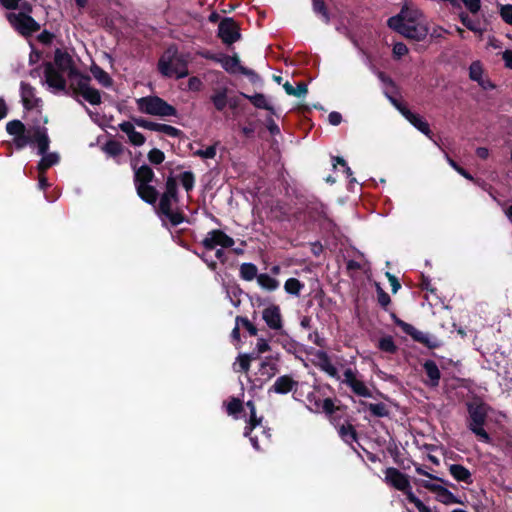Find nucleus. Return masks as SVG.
Here are the masks:
<instances>
[{
  "label": "nucleus",
  "mask_w": 512,
  "mask_h": 512,
  "mask_svg": "<svg viewBox=\"0 0 512 512\" xmlns=\"http://www.w3.org/2000/svg\"><path fill=\"white\" fill-rule=\"evenodd\" d=\"M158 70L164 77H173L177 79L188 76L189 71L187 62L175 46L167 48L158 60Z\"/></svg>",
  "instance_id": "1"
},
{
  "label": "nucleus",
  "mask_w": 512,
  "mask_h": 512,
  "mask_svg": "<svg viewBox=\"0 0 512 512\" xmlns=\"http://www.w3.org/2000/svg\"><path fill=\"white\" fill-rule=\"evenodd\" d=\"M468 419L467 427L475 434V436L486 444H491L492 438L489 433L484 429L486 423L488 406L481 403H468L467 404Z\"/></svg>",
  "instance_id": "2"
},
{
  "label": "nucleus",
  "mask_w": 512,
  "mask_h": 512,
  "mask_svg": "<svg viewBox=\"0 0 512 512\" xmlns=\"http://www.w3.org/2000/svg\"><path fill=\"white\" fill-rule=\"evenodd\" d=\"M387 24L389 28L415 41H422L428 35L426 26L415 24L411 20H405L401 14L390 17Z\"/></svg>",
  "instance_id": "3"
},
{
  "label": "nucleus",
  "mask_w": 512,
  "mask_h": 512,
  "mask_svg": "<svg viewBox=\"0 0 512 512\" xmlns=\"http://www.w3.org/2000/svg\"><path fill=\"white\" fill-rule=\"evenodd\" d=\"M139 111L142 113L159 116L170 117L177 116V109L159 96H146L136 101Z\"/></svg>",
  "instance_id": "4"
},
{
  "label": "nucleus",
  "mask_w": 512,
  "mask_h": 512,
  "mask_svg": "<svg viewBox=\"0 0 512 512\" xmlns=\"http://www.w3.org/2000/svg\"><path fill=\"white\" fill-rule=\"evenodd\" d=\"M206 58L214 62L220 63L222 68L230 74L240 73L242 75L249 77L250 82L253 84L256 83V81L259 79L258 74L254 70L249 69L240 64V59L237 54H234L232 56L211 54L207 55Z\"/></svg>",
  "instance_id": "5"
},
{
  "label": "nucleus",
  "mask_w": 512,
  "mask_h": 512,
  "mask_svg": "<svg viewBox=\"0 0 512 512\" xmlns=\"http://www.w3.org/2000/svg\"><path fill=\"white\" fill-rule=\"evenodd\" d=\"M391 318L393 319L394 324L401 328V330L405 334L409 335L415 342H418L429 349H436L442 345L441 341L436 337L429 336L427 333L416 329L412 324L398 318L395 313L391 314Z\"/></svg>",
  "instance_id": "6"
},
{
  "label": "nucleus",
  "mask_w": 512,
  "mask_h": 512,
  "mask_svg": "<svg viewBox=\"0 0 512 512\" xmlns=\"http://www.w3.org/2000/svg\"><path fill=\"white\" fill-rule=\"evenodd\" d=\"M158 199L159 204L156 209L157 214L167 218L172 226H178L186 220V216L181 210L172 209V205L177 204L179 199L171 198L169 195L164 193H162Z\"/></svg>",
  "instance_id": "7"
},
{
  "label": "nucleus",
  "mask_w": 512,
  "mask_h": 512,
  "mask_svg": "<svg viewBox=\"0 0 512 512\" xmlns=\"http://www.w3.org/2000/svg\"><path fill=\"white\" fill-rule=\"evenodd\" d=\"M7 20L22 36H31L40 30V24L26 13H8Z\"/></svg>",
  "instance_id": "8"
},
{
  "label": "nucleus",
  "mask_w": 512,
  "mask_h": 512,
  "mask_svg": "<svg viewBox=\"0 0 512 512\" xmlns=\"http://www.w3.org/2000/svg\"><path fill=\"white\" fill-rule=\"evenodd\" d=\"M414 484L420 487H423L430 492L434 493L436 501L445 504H462L460 501L450 490H448L445 486L432 483L428 480L424 479H414Z\"/></svg>",
  "instance_id": "9"
},
{
  "label": "nucleus",
  "mask_w": 512,
  "mask_h": 512,
  "mask_svg": "<svg viewBox=\"0 0 512 512\" xmlns=\"http://www.w3.org/2000/svg\"><path fill=\"white\" fill-rule=\"evenodd\" d=\"M6 131L9 135L14 136L13 144L17 150H22L30 144L31 132L26 129L22 121L18 119L9 121L6 124Z\"/></svg>",
  "instance_id": "10"
},
{
  "label": "nucleus",
  "mask_w": 512,
  "mask_h": 512,
  "mask_svg": "<svg viewBox=\"0 0 512 512\" xmlns=\"http://www.w3.org/2000/svg\"><path fill=\"white\" fill-rule=\"evenodd\" d=\"M385 482L391 487L403 492L406 496L407 493L412 492L409 481V476L402 473L394 467H388L385 471Z\"/></svg>",
  "instance_id": "11"
},
{
  "label": "nucleus",
  "mask_w": 512,
  "mask_h": 512,
  "mask_svg": "<svg viewBox=\"0 0 512 512\" xmlns=\"http://www.w3.org/2000/svg\"><path fill=\"white\" fill-rule=\"evenodd\" d=\"M218 36L226 45H231L241 38L240 28L233 18H223L218 26Z\"/></svg>",
  "instance_id": "12"
},
{
  "label": "nucleus",
  "mask_w": 512,
  "mask_h": 512,
  "mask_svg": "<svg viewBox=\"0 0 512 512\" xmlns=\"http://www.w3.org/2000/svg\"><path fill=\"white\" fill-rule=\"evenodd\" d=\"M44 77L49 87L54 88L58 91H63L66 95H69L67 89V82L63 76V72L56 69L51 62L44 63Z\"/></svg>",
  "instance_id": "13"
},
{
  "label": "nucleus",
  "mask_w": 512,
  "mask_h": 512,
  "mask_svg": "<svg viewBox=\"0 0 512 512\" xmlns=\"http://www.w3.org/2000/svg\"><path fill=\"white\" fill-rule=\"evenodd\" d=\"M57 70L67 73L69 79H75L79 75L71 55L67 51L57 48L54 52V64Z\"/></svg>",
  "instance_id": "14"
},
{
  "label": "nucleus",
  "mask_w": 512,
  "mask_h": 512,
  "mask_svg": "<svg viewBox=\"0 0 512 512\" xmlns=\"http://www.w3.org/2000/svg\"><path fill=\"white\" fill-rule=\"evenodd\" d=\"M306 400L307 409L313 413L330 414L332 412L333 400L331 398L322 399L318 388H314L312 392H309Z\"/></svg>",
  "instance_id": "15"
},
{
  "label": "nucleus",
  "mask_w": 512,
  "mask_h": 512,
  "mask_svg": "<svg viewBox=\"0 0 512 512\" xmlns=\"http://www.w3.org/2000/svg\"><path fill=\"white\" fill-rule=\"evenodd\" d=\"M344 379L342 382L351 388L353 393L361 397H372L370 389L366 384L356 378L355 372L351 368H347L344 373Z\"/></svg>",
  "instance_id": "16"
},
{
  "label": "nucleus",
  "mask_w": 512,
  "mask_h": 512,
  "mask_svg": "<svg viewBox=\"0 0 512 512\" xmlns=\"http://www.w3.org/2000/svg\"><path fill=\"white\" fill-rule=\"evenodd\" d=\"M30 144L36 143L38 148V154H45L49 150L50 138L48 136L47 129L43 126L36 125L29 129Z\"/></svg>",
  "instance_id": "17"
},
{
  "label": "nucleus",
  "mask_w": 512,
  "mask_h": 512,
  "mask_svg": "<svg viewBox=\"0 0 512 512\" xmlns=\"http://www.w3.org/2000/svg\"><path fill=\"white\" fill-rule=\"evenodd\" d=\"M262 319L271 330L278 331L283 328L281 309L276 304H270L262 311Z\"/></svg>",
  "instance_id": "18"
},
{
  "label": "nucleus",
  "mask_w": 512,
  "mask_h": 512,
  "mask_svg": "<svg viewBox=\"0 0 512 512\" xmlns=\"http://www.w3.org/2000/svg\"><path fill=\"white\" fill-rule=\"evenodd\" d=\"M313 355L317 359V361L314 362L315 366H317L320 370L327 373L330 377L336 378L337 380L340 379L338 371L336 367L332 364L327 352H325L324 350H316L315 352H313Z\"/></svg>",
  "instance_id": "19"
},
{
  "label": "nucleus",
  "mask_w": 512,
  "mask_h": 512,
  "mask_svg": "<svg viewBox=\"0 0 512 512\" xmlns=\"http://www.w3.org/2000/svg\"><path fill=\"white\" fill-rule=\"evenodd\" d=\"M298 382L290 375H282L276 379L274 384L268 389V393L287 394L297 388Z\"/></svg>",
  "instance_id": "20"
},
{
  "label": "nucleus",
  "mask_w": 512,
  "mask_h": 512,
  "mask_svg": "<svg viewBox=\"0 0 512 512\" xmlns=\"http://www.w3.org/2000/svg\"><path fill=\"white\" fill-rule=\"evenodd\" d=\"M137 195L140 197L142 201L147 204L155 205L158 198L159 192L155 186L150 184L140 185L135 187Z\"/></svg>",
  "instance_id": "21"
},
{
  "label": "nucleus",
  "mask_w": 512,
  "mask_h": 512,
  "mask_svg": "<svg viewBox=\"0 0 512 512\" xmlns=\"http://www.w3.org/2000/svg\"><path fill=\"white\" fill-rule=\"evenodd\" d=\"M91 77L87 74H83L79 71V75L75 79H70V85L67 87L69 91H72L73 95H81V93L90 86ZM71 95V92H69Z\"/></svg>",
  "instance_id": "22"
},
{
  "label": "nucleus",
  "mask_w": 512,
  "mask_h": 512,
  "mask_svg": "<svg viewBox=\"0 0 512 512\" xmlns=\"http://www.w3.org/2000/svg\"><path fill=\"white\" fill-rule=\"evenodd\" d=\"M155 178V173L152 168L146 164H143L139 168L135 169L134 172V184L135 187L145 184H150Z\"/></svg>",
  "instance_id": "23"
},
{
  "label": "nucleus",
  "mask_w": 512,
  "mask_h": 512,
  "mask_svg": "<svg viewBox=\"0 0 512 512\" xmlns=\"http://www.w3.org/2000/svg\"><path fill=\"white\" fill-rule=\"evenodd\" d=\"M262 420H263V417H257L256 415V410L254 411H251L250 412V415H249V419L247 421V425L244 429V436L246 437H250V441H251V444L252 446L257 449V450H260V446H259V442H258V438L257 436L255 437H251L250 434L251 432L257 427V426H260L261 423H262Z\"/></svg>",
  "instance_id": "24"
},
{
  "label": "nucleus",
  "mask_w": 512,
  "mask_h": 512,
  "mask_svg": "<svg viewBox=\"0 0 512 512\" xmlns=\"http://www.w3.org/2000/svg\"><path fill=\"white\" fill-rule=\"evenodd\" d=\"M449 473L458 482H463L467 485L473 483L471 472L461 464H451L449 466Z\"/></svg>",
  "instance_id": "25"
},
{
  "label": "nucleus",
  "mask_w": 512,
  "mask_h": 512,
  "mask_svg": "<svg viewBox=\"0 0 512 512\" xmlns=\"http://www.w3.org/2000/svg\"><path fill=\"white\" fill-rule=\"evenodd\" d=\"M339 437L348 445L352 446L353 442L358 441V433L355 427L346 421L337 429Z\"/></svg>",
  "instance_id": "26"
},
{
  "label": "nucleus",
  "mask_w": 512,
  "mask_h": 512,
  "mask_svg": "<svg viewBox=\"0 0 512 512\" xmlns=\"http://www.w3.org/2000/svg\"><path fill=\"white\" fill-rule=\"evenodd\" d=\"M423 369L429 378V385L437 387L441 378V372L437 364L433 360H426L423 364Z\"/></svg>",
  "instance_id": "27"
},
{
  "label": "nucleus",
  "mask_w": 512,
  "mask_h": 512,
  "mask_svg": "<svg viewBox=\"0 0 512 512\" xmlns=\"http://www.w3.org/2000/svg\"><path fill=\"white\" fill-rule=\"evenodd\" d=\"M42 158L40 159V161L38 162L37 164V170L38 172H41V173H46V171L59 163L60 161V156L58 153L56 152H47L45 154H41Z\"/></svg>",
  "instance_id": "28"
},
{
  "label": "nucleus",
  "mask_w": 512,
  "mask_h": 512,
  "mask_svg": "<svg viewBox=\"0 0 512 512\" xmlns=\"http://www.w3.org/2000/svg\"><path fill=\"white\" fill-rule=\"evenodd\" d=\"M257 283L263 290L268 292L276 291L280 286V282L267 273H260Z\"/></svg>",
  "instance_id": "29"
},
{
  "label": "nucleus",
  "mask_w": 512,
  "mask_h": 512,
  "mask_svg": "<svg viewBox=\"0 0 512 512\" xmlns=\"http://www.w3.org/2000/svg\"><path fill=\"white\" fill-rule=\"evenodd\" d=\"M227 92L228 88L223 87L216 90V92L211 95L210 100L217 111H223L228 105Z\"/></svg>",
  "instance_id": "30"
},
{
  "label": "nucleus",
  "mask_w": 512,
  "mask_h": 512,
  "mask_svg": "<svg viewBox=\"0 0 512 512\" xmlns=\"http://www.w3.org/2000/svg\"><path fill=\"white\" fill-rule=\"evenodd\" d=\"M90 71L93 77L104 87H110L113 84V80L110 75L104 71L100 66L93 63L90 67Z\"/></svg>",
  "instance_id": "31"
},
{
  "label": "nucleus",
  "mask_w": 512,
  "mask_h": 512,
  "mask_svg": "<svg viewBox=\"0 0 512 512\" xmlns=\"http://www.w3.org/2000/svg\"><path fill=\"white\" fill-rule=\"evenodd\" d=\"M240 95L248 99L256 108L273 111V107L267 102V99L262 93H255L254 95H247L243 92Z\"/></svg>",
  "instance_id": "32"
},
{
  "label": "nucleus",
  "mask_w": 512,
  "mask_h": 512,
  "mask_svg": "<svg viewBox=\"0 0 512 512\" xmlns=\"http://www.w3.org/2000/svg\"><path fill=\"white\" fill-rule=\"evenodd\" d=\"M239 274L241 279L245 281H252L258 279V268L254 263L245 262L240 265Z\"/></svg>",
  "instance_id": "33"
},
{
  "label": "nucleus",
  "mask_w": 512,
  "mask_h": 512,
  "mask_svg": "<svg viewBox=\"0 0 512 512\" xmlns=\"http://www.w3.org/2000/svg\"><path fill=\"white\" fill-rule=\"evenodd\" d=\"M221 231L222 230L220 229H213L206 234V236L201 241V245L205 250L211 251L218 246Z\"/></svg>",
  "instance_id": "34"
},
{
  "label": "nucleus",
  "mask_w": 512,
  "mask_h": 512,
  "mask_svg": "<svg viewBox=\"0 0 512 512\" xmlns=\"http://www.w3.org/2000/svg\"><path fill=\"white\" fill-rule=\"evenodd\" d=\"M312 9L316 15H319L325 24L331 21L330 12L324 0H312Z\"/></svg>",
  "instance_id": "35"
},
{
  "label": "nucleus",
  "mask_w": 512,
  "mask_h": 512,
  "mask_svg": "<svg viewBox=\"0 0 512 512\" xmlns=\"http://www.w3.org/2000/svg\"><path fill=\"white\" fill-rule=\"evenodd\" d=\"M361 404L366 405L371 414L375 417L383 418L388 417L390 412L386 404L380 403H366L361 402Z\"/></svg>",
  "instance_id": "36"
},
{
  "label": "nucleus",
  "mask_w": 512,
  "mask_h": 512,
  "mask_svg": "<svg viewBox=\"0 0 512 512\" xmlns=\"http://www.w3.org/2000/svg\"><path fill=\"white\" fill-rule=\"evenodd\" d=\"M304 286V283H302L299 279L289 278L284 284V290L288 294L299 296Z\"/></svg>",
  "instance_id": "37"
},
{
  "label": "nucleus",
  "mask_w": 512,
  "mask_h": 512,
  "mask_svg": "<svg viewBox=\"0 0 512 512\" xmlns=\"http://www.w3.org/2000/svg\"><path fill=\"white\" fill-rule=\"evenodd\" d=\"M21 97L23 101V105L26 108L31 107L30 99L35 96V89L29 83L21 82L20 84Z\"/></svg>",
  "instance_id": "38"
},
{
  "label": "nucleus",
  "mask_w": 512,
  "mask_h": 512,
  "mask_svg": "<svg viewBox=\"0 0 512 512\" xmlns=\"http://www.w3.org/2000/svg\"><path fill=\"white\" fill-rule=\"evenodd\" d=\"M243 410H244L243 402L239 398H236V397H232L226 406V411H227L228 415H231L236 419L239 418V414L241 412H243Z\"/></svg>",
  "instance_id": "39"
},
{
  "label": "nucleus",
  "mask_w": 512,
  "mask_h": 512,
  "mask_svg": "<svg viewBox=\"0 0 512 512\" xmlns=\"http://www.w3.org/2000/svg\"><path fill=\"white\" fill-rule=\"evenodd\" d=\"M123 144L117 140H109L107 141L104 146L103 150L112 157H117L123 152Z\"/></svg>",
  "instance_id": "40"
},
{
  "label": "nucleus",
  "mask_w": 512,
  "mask_h": 512,
  "mask_svg": "<svg viewBox=\"0 0 512 512\" xmlns=\"http://www.w3.org/2000/svg\"><path fill=\"white\" fill-rule=\"evenodd\" d=\"M91 105H99L101 103V94L99 90L89 86L86 88L81 95Z\"/></svg>",
  "instance_id": "41"
},
{
  "label": "nucleus",
  "mask_w": 512,
  "mask_h": 512,
  "mask_svg": "<svg viewBox=\"0 0 512 512\" xmlns=\"http://www.w3.org/2000/svg\"><path fill=\"white\" fill-rule=\"evenodd\" d=\"M179 180L187 193H190L195 186V175L192 171H185L179 175Z\"/></svg>",
  "instance_id": "42"
},
{
  "label": "nucleus",
  "mask_w": 512,
  "mask_h": 512,
  "mask_svg": "<svg viewBox=\"0 0 512 512\" xmlns=\"http://www.w3.org/2000/svg\"><path fill=\"white\" fill-rule=\"evenodd\" d=\"M409 122L426 136L430 137V135L432 134L428 122L425 121L420 115L415 114L414 117H412L411 121Z\"/></svg>",
  "instance_id": "43"
},
{
  "label": "nucleus",
  "mask_w": 512,
  "mask_h": 512,
  "mask_svg": "<svg viewBox=\"0 0 512 512\" xmlns=\"http://www.w3.org/2000/svg\"><path fill=\"white\" fill-rule=\"evenodd\" d=\"M171 198L179 199L177 180L174 176L169 175L165 182V191L163 192Z\"/></svg>",
  "instance_id": "44"
},
{
  "label": "nucleus",
  "mask_w": 512,
  "mask_h": 512,
  "mask_svg": "<svg viewBox=\"0 0 512 512\" xmlns=\"http://www.w3.org/2000/svg\"><path fill=\"white\" fill-rule=\"evenodd\" d=\"M378 347L380 350L390 354H395L398 350V347L391 336L380 338Z\"/></svg>",
  "instance_id": "45"
},
{
  "label": "nucleus",
  "mask_w": 512,
  "mask_h": 512,
  "mask_svg": "<svg viewBox=\"0 0 512 512\" xmlns=\"http://www.w3.org/2000/svg\"><path fill=\"white\" fill-rule=\"evenodd\" d=\"M235 323L246 329L251 336H256L258 333L257 327L247 317L236 316Z\"/></svg>",
  "instance_id": "46"
},
{
  "label": "nucleus",
  "mask_w": 512,
  "mask_h": 512,
  "mask_svg": "<svg viewBox=\"0 0 512 512\" xmlns=\"http://www.w3.org/2000/svg\"><path fill=\"white\" fill-rule=\"evenodd\" d=\"M482 74H483V69H482L481 63L479 61L472 62V64L469 67L470 79L481 84Z\"/></svg>",
  "instance_id": "47"
},
{
  "label": "nucleus",
  "mask_w": 512,
  "mask_h": 512,
  "mask_svg": "<svg viewBox=\"0 0 512 512\" xmlns=\"http://www.w3.org/2000/svg\"><path fill=\"white\" fill-rule=\"evenodd\" d=\"M332 162H333V168L335 169L337 165H341L344 168V173L346 174L347 178L350 179V183L356 182V179L352 177V170L348 166L346 160L340 156H332Z\"/></svg>",
  "instance_id": "48"
},
{
  "label": "nucleus",
  "mask_w": 512,
  "mask_h": 512,
  "mask_svg": "<svg viewBox=\"0 0 512 512\" xmlns=\"http://www.w3.org/2000/svg\"><path fill=\"white\" fill-rule=\"evenodd\" d=\"M156 132H162L170 137H179L182 135V131L168 124L157 123Z\"/></svg>",
  "instance_id": "49"
},
{
  "label": "nucleus",
  "mask_w": 512,
  "mask_h": 512,
  "mask_svg": "<svg viewBox=\"0 0 512 512\" xmlns=\"http://www.w3.org/2000/svg\"><path fill=\"white\" fill-rule=\"evenodd\" d=\"M261 375H266L268 379L275 376L278 371L277 365L270 361H263L259 369Z\"/></svg>",
  "instance_id": "50"
},
{
  "label": "nucleus",
  "mask_w": 512,
  "mask_h": 512,
  "mask_svg": "<svg viewBox=\"0 0 512 512\" xmlns=\"http://www.w3.org/2000/svg\"><path fill=\"white\" fill-rule=\"evenodd\" d=\"M461 23L472 32L481 33V29L478 27V23L472 20L469 15L465 12H461L459 15Z\"/></svg>",
  "instance_id": "51"
},
{
  "label": "nucleus",
  "mask_w": 512,
  "mask_h": 512,
  "mask_svg": "<svg viewBox=\"0 0 512 512\" xmlns=\"http://www.w3.org/2000/svg\"><path fill=\"white\" fill-rule=\"evenodd\" d=\"M342 410V407L341 406H336L334 403H333V408H332V412L330 414H325L326 417L328 418L329 422L336 428L338 429L339 426H341V415L339 414V412Z\"/></svg>",
  "instance_id": "52"
},
{
  "label": "nucleus",
  "mask_w": 512,
  "mask_h": 512,
  "mask_svg": "<svg viewBox=\"0 0 512 512\" xmlns=\"http://www.w3.org/2000/svg\"><path fill=\"white\" fill-rule=\"evenodd\" d=\"M377 300L381 307L384 309L391 303V298L387 292H385L380 284L376 283Z\"/></svg>",
  "instance_id": "53"
},
{
  "label": "nucleus",
  "mask_w": 512,
  "mask_h": 512,
  "mask_svg": "<svg viewBox=\"0 0 512 512\" xmlns=\"http://www.w3.org/2000/svg\"><path fill=\"white\" fill-rule=\"evenodd\" d=\"M407 500L414 504L419 512H432V510L426 506L413 492L407 493Z\"/></svg>",
  "instance_id": "54"
},
{
  "label": "nucleus",
  "mask_w": 512,
  "mask_h": 512,
  "mask_svg": "<svg viewBox=\"0 0 512 512\" xmlns=\"http://www.w3.org/2000/svg\"><path fill=\"white\" fill-rule=\"evenodd\" d=\"M407 500L414 504L419 512H432V510L426 506L413 492L407 493Z\"/></svg>",
  "instance_id": "55"
},
{
  "label": "nucleus",
  "mask_w": 512,
  "mask_h": 512,
  "mask_svg": "<svg viewBox=\"0 0 512 512\" xmlns=\"http://www.w3.org/2000/svg\"><path fill=\"white\" fill-rule=\"evenodd\" d=\"M407 500L414 504L419 512H432V510L426 506L413 492L407 493Z\"/></svg>",
  "instance_id": "56"
},
{
  "label": "nucleus",
  "mask_w": 512,
  "mask_h": 512,
  "mask_svg": "<svg viewBox=\"0 0 512 512\" xmlns=\"http://www.w3.org/2000/svg\"><path fill=\"white\" fill-rule=\"evenodd\" d=\"M239 369H235L237 372L247 373L250 370L251 356L247 354H239L237 357Z\"/></svg>",
  "instance_id": "57"
},
{
  "label": "nucleus",
  "mask_w": 512,
  "mask_h": 512,
  "mask_svg": "<svg viewBox=\"0 0 512 512\" xmlns=\"http://www.w3.org/2000/svg\"><path fill=\"white\" fill-rule=\"evenodd\" d=\"M164 159L165 154L160 149L153 148L148 152V160L154 165L161 164L164 161Z\"/></svg>",
  "instance_id": "58"
},
{
  "label": "nucleus",
  "mask_w": 512,
  "mask_h": 512,
  "mask_svg": "<svg viewBox=\"0 0 512 512\" xmlns=\"http://www.w3.org/2000/svg\"><path fill=\"white\" fill-rule=\"evenodd\" d=\"M195 255H197L211 271H216L218 268V264L215 260H213L206 252H198L196 250L193 251Z\"/></svg>",
  "instance_id": "59"
},
{
  "label": "nucleus",
  "mask_w": 512,
  "mask_h": 512,
  "mask_svg": "<svg viewBox=\"0 0 512 512\" xmlns=\"http://www.w3.org/2000/svg\"><path fill=\"white\" fill-rule=\"evenodd\" d=\"M447 160H448V163L450 164V166L456 171L458 172L461 176H463L464 178H466L467 180H470V181H475L474 180V177L466 170L464 169L462 166H460L455 160H453L452 158L450 157H447Z\"/></svg>",
  "instance_id": "60"
},
{
  "label": "nucleus",
  "mask_w": 512,
  "mask_h": 512,
  "mask_svg": "<svg viewBox=\"0 0 512 512\" xmlns=\"http://www.w3.org/2000/svg\"><path fill=\"white\" fill-rule=\"evenodd\" d=\"M194 156L201 157L203 159H213L216 156V145L208 146L206 149H199L193 153Z\"/></svg>",
  "instance_id": "61"
},
{
  "label": "nucleus",
  "mask_w": 512,
  "mask_h": 512,
  "mask_svg": "<svg viewBox=\"0 0 512 512\" xmlns=\"http://www.w3.org/2000/svg\"><path fill=\"white\" fill-rule=\"evenodd\" d=\"M132 121L138 127H141V128H144V129H148V130H151V131H155L156 125H157L156 122L149 121V120H147L145 118H142V117H132Z\"/></svg>",
  "instance_id": "62"
},
{
  "label": "nucleus",
  "mask_w": 512,
  "mask_h": 512,
  "mask_svg": "<svg viewBox=\"0 0 512 512\" xmlns=\"http://www.w3.org/2000/svg\"><path fill=\"white\" fill-rule=\"evenodd\" d=\"M500 16L504 22H506L509 25H512V5H501Z\"/></svg>",
  "instance_id": "63"
},
{
  "label": "nucleus",
  "mask_w": 512,
  "mask_h": 512,
  "mask_svg": "<svg viewBox=\"0 0 512 512\" xmlns=\"http://www.w3.org/2000/svg\"><path fill=\"white\" fill-rule=\"evenodd\" d=\"M234 243L235 241L232 237H230L224 231H221L218 246L221 248H232Z\"/></svg>",
  "instance_id": "64"
}]
</instances>
